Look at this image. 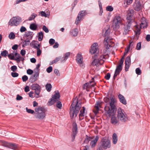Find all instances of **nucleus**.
<instances>
[{
    "label": "nucleus",
    "mask_w": 150,
    "mask_h": 150,
    "mask_svg": "<svg viewBox=\"0 0 150 150\" xmlns=\"http://www.w3.org/2000/svg\"><path fill=\"white\" fill-rule=\"evenodd\" d=\"M111 108L107 106L105 108V110L106 115L108 117H111V122L113 125L118 124L119 122L116 117L115 115L117 111V108L114 105V101L113 98L111 99V102L110 103Z\"/></svg>",
    "instance_id": "1"
},
{
    "label": "nucleus",
    "mask_w": 150,
    "mask_h": 150,
    "mask_svg": "<svg viewBox=\"0 0 150 150\" xmlns=\"http://www.w3.org/2000/svg\"><path fill=\"white\" fill-rule=\"evenodd\" d=\"M81 102L78 100L77 97L74 98L70 109V115L71 119L77 116L81 107Z\"/></svg>",
    "instance_id": "2"
},
{
    "label": "nucleus",
    "mask_w": 150,
    "mask_h": 150,
    "mask_svg": "<svg viewBox=\"0 0 150 150\" xmlns=\"http://www.w3.org/2000/svg\"><path fill=\"white\" fill-rule=\"evenodd\" d=\"M60 97L59 93L57 91V93H55V94L52 96L50 100L48 101V105L50 106L52 105L55 102H57V107L59 109H61L62 107L61 102L59 101L58 100Z\"/></svg>",
    "instance_id": "3"
},
{
    "label": "nucleus",
    "mask_w": 150,
    "mask_h": 150,
    "mask_svg": "<svg viewBox=\"0 0 150 150\" xmlns=\"http://www.w3.org/2000/svg\"><path fill=\"white\" fill-rule=\"evenodd\" d=\"M35 116L36 118L43 119L45 117V109L41 106L35 108Z\"/></svg>",
    "instance_id": "4"
},
{
    "label": "nucleus",
    "mask_w": 150,
    "mask_h": 150,
    "mask_svg": "<svg viewBox=\"0 0 150 150\" xmlns=\"http://www.w3.org/2000/svg\"><path fill=\"white\" fill-rule=\"evenodd\" d=\"M122 18L119 15L115 16L113 22V26L114 30H116L119 28L120 25L122 24Z\"/></svg>",
    "instance_id": "5"
},
{
    "label": "nucleus",
    "mask_w": 150,
    "mask_h": 150,
    "mask_svg": "<svg viewBox=\"0 0 150 150\" xmlns=\"http://www.w3.org/2000/svg\"><path fill=\"white\" fill-rule=\"evenodd\" d=\"M117 117L121 122H126L127 119V114L120 108H119L117 110Z\"/></svg>",
    "instance_id": "6"
},
{
    "label": "nucleus",
    "mask_w": 150,
    "mask_h": 150,
    "mask_svg": "<svg viewBox=\"0 0 150 150\" xmlns=\"http://www.w3.org/2000/svg\"><path fill=\"white\" fill-rule=\"evenodd\" d=\"M22 22L21 18L19 16L13 17L9 21L8 24L11 26H17Z\"/></svg>",
    "instance_id": "7"
},
{
    "label": "nucleus",
    "mask_w": 150,
    "mask_h": 150,
    "mask_svg": "<svg viewBox=\"0 0 150 150\" xmlns=\"http://www.w3.org/2000/svg\"><path fill=\"white\" fill-rule=\"evenodd\" d=\"M87 14V12L86 10H82L80 11L76 20V24L78 25L80 23L81 21L83 19L84 17Z\"/></svg>",
    "instance_id": "8"
},
{
    "label": "nucleus",
    "mask_w": 150,
    "mask_h": 150,
    "mask_svg": "<svg viewBox=\"0 0 150 150\" xmlns=\"http://www.w3.org/2000/svg\"><path fill=\"white\" fill-rule=\"evenodd\" d=\"M101 142V146L103 148L106 149L110 147V141L107 137H105L103 138L102 139Z\"/></svg>",
    "instance_id": "9"
},
{
    "label": "nucleus",
    "mask_w": 150,
    "mask_h": 150,
    "mask_svg": "<svg viewBox=\"0 0 150 150\" xmlns=\"http://www.w3.org/2000/svg\"><path fill=\"white\" fill-rule=\"evenodd\" d=\"M31 87L33 90H35V96L37 98H38L40 97L39 94L41 91L40 86L37 84H33Z\"/></svg>",
    "instance_id": "10"
},
{
    "label": "nucleus",
    "mask_w": 150,
    "mask_h": 150,
    "mask_svg": "<svg viewBox=\"0 0 150 150\" xmlns=\"http://www.w3.org/2000/svg\"><path fill=\"white\" fill-rule=\"evenodd\" d=\"M134 13V11L132 9H129L127 11V23L130 22L132 23L133 21Z\"/></svg>",
    "instance_id": "11"
},
{
    "label": "nucleus",
    "mask_w": 150,
    "mask_h": 150,
    "mask_svg": "<svg viewBox=\"0 0 150 150\" xmlns=\"http://www.w3.org/2000/svg\"><path fill=\"white\" fill-rule=\"evenodd\" d=\"M86 137L84 141V143L83 144L81 148V150H88V146L87 144L89 142V141L91 139V138L88 136L87 135L86 136Z\"/></svg>",
    "instance_id": "12"
},
{
    "label": "nucleus",
    "mask_w": 150,
    "mask_h": 150,
    "mask_svg": "<svg viewBox=\"0 0 150 150\" xmlns=\"http://www.w3.org/2000/svg\"><path fill=\"white\" fill-rule=\"evenodd\" d=\"M148 22L146 19L144 17H143L140 21V28H146L148 26Z\"/></svg>",
    "instance_id": "13"
},
{
    "label": "nucleus",
    "mask_w": 150,
    "mask_h": 150,
    "mask_svg": "<svg viewBox=\"0 0 150 150\" xmlns=\"http://www.w3.org/2000/svg\"><path fill=\"white\" fill-rule=\"evenodd\" d=\"M133 6L134 9L137 11H139L142 8V5L139 1H136Z\"/></svg>",
    "instance_id": "14"
},
{
    "label": "nucleus",
    "mask_w": 150,
    "mask_h": 150,
    "mask_svg": "<svg viewBox=\"0 0 150 150\" xmlns=\"http://www.w3.org/2000/svg\"><path fill=\"white\" fill-rule=\"evenodd\" d=\"M125 70L126 71H127L128 70V69L131 64L130 56H128L125 59Z\"/></svg>",
    "instance_id": "15"
},
{
    "label": "nucleus",
    "mask_w": 150,
    "mask_h": 150,
    "mask_svg": "<svg viewBox=\"0 0 150 150\" xmlns=\"http://www.w3.org/2000/svg\"><path fill=\"white\" fill-rule=\"evenodd\" d=\"M113 98L114 100V103H115V98L112 97H110V99L109 97H108V96H107V97H105L103 99L105 103H106V104L105 108L107 106H108L110 108H111V106H110V103L111 102V99Z\"/></svg>",
    "instance_id": "16"
},
{
    "label": "nucleus",
    "mask_w": 150,
    "mask_h": 150,
    "mask_svg": "<svg viewBox=\"0 0 150 150\" xmlns=\"http://www.w3.org/2000/svg\"><path fill=\"white\" fill-rule=\"evenodd\" d=\"M128 24L125 25L124 27V31L123 32V34L126 35L128 34L130 30V28L132 25V23L130 22L127 23Z\"/></svg>",
    "instance_id": "17"
},
{
    "label": "nucleus",
    "mask_w": 150,
    "mask_h": 150,
    "mask_svg": "<svg viewBox=\"0 0 150 150\" xmlns=\"http://www.w3.org/2000/svg\"><path fill=\"white\" fill-rule=\"evenodd\" d=\"M85 108L84 107H82V108L81 110L80 113L79 115V120H81L84 118V117L85 115Z\"/></svg>",
    "instance_id": "18"
},
{
    "label": "nucleus",
    "mask_w": 150,
    "mask_h": 150,
    "mask_svg": "<svg viewBox=\"0 0 150 150\" xmlns=\"http://www.w3.org/2000/svg\"><path fill=\"white\" fill-rule=\"evenodd\" d=\"M122 67L120 66H119L118 65L117 66L114 75L113 77L114 79H115V77L119 74L122 71Z\"/></svg>",
    "instance_id": "19"
},
{
    "label": "nucleus",
    "mask_w": 150,
    "mask_h": 150,
    "mask_svg": "<svg viewBox=\"0 0 150 150\" xmlns=\"http://www.w3.org/2000/svg\"><path fill=\"white\" fill-rule=\"evenodd\" d=\"M76 60L78 63L82 64L83 63V58L81 54L80 53H78L76 57Z\"/></svg>",
    "instance_id": "20"
},
{
    "label": "nucleus",
    "mask_w": 150,
    "mask_h": 150,
    "mask_svg": "<svg viewBox=\"0 0 150 150\" xmlns=\"http://www.w3.org/2000/svg\"><path fill=\"white\" fill-rule=\"evenodd\" d=\"M118 97L121 103L125 105L127 104L126 100L123 95L121 94H119Z\"/></svg>",
    "instance_id": "21"
},
{
    "label": "nucleus",
    "mask_w": 150,
    "mask_h": 150,
    "mask_svg": "<svg viewBox=\"0 0 150 150\" xmlns=\"http://www.w3.org/2000/svg\"><path fill=\"white\" fill-rule=\"evenodd\" d=\"M105 55H102L100 56L97 59L98 61L99 62V65H102L104 63L105 60Z\"/></svg>",
    "instance_id": "22"
},
{
    "label": "nucleus",
    "mask_w": 150,
    "mask_h": 150,
    "mask_svg": "<svg viewBox=\"0 0 150 150\" xmlns=\"http://www.w3.org/2000/svg\"><path fill=\"white\" fill-rule=\"evenodd\" d=\"M98 139V136H96L94 140L91 141L90 144L91 147L93 148L95 146Z\"/></svg>",
    "instance_id": "23"
},
{
    "label": "nucleus",
    "mask_w": 150,
    "mask_h": 150,
    "mask_svg": "<svg viewBox=\"0 0 150 150\" xmlns=\"http://www.w3.org/2000/svg\"><path fill=\"white\" fill-rule=\"evenodd\" d=\"M8 148L14 150H17L18 149V146L17 145L15 144L12 143L10 142Z\"/></svg>",
    "instance_id": "24"
},
{
    "label": "nucleus",
    "mask_w": 150,
    "mask_h": 150,
    "mask_svg": "<svg viewBox=\"0 0 150 150\" xmlns=\"http://www.w3.org/2000/svg\"><path fill=\"white\" fill-rule=\"evenodd\" d=\"M33 36V32L31 31H28L25 33L24 35V36L26 38H28L31 39Z\"/></svg>",
    "instance_id": "25"
},
{
    "label": "nucleus",
    "mask_w": 150,
    "mask_h": 150,
    "mask_svg": "<svg viewBox=\"0 0 150 150\" xmlns=\"http://www.w3.org/2000/svg\"><path fill=\"white\" fill-rule=\"evenodd\" d=\"M70 54L69 52L66 53L64 55V57L61 58L60 60V61L61 62H64L70 56Z\"/></svg>",
    "instance_id": "26"
},
{
    "label": "nucleus",
    "mask_w": 150,
    "mask_h": 150,
    "mask_svg": "<svg viewBox=\"0 0 150 150\" xmlns=\"http://www.w3.org/2000/svg\"><path fill=\"white\" fill-rule=\"evenodd\" d=\"M0 143L1 144V145L8 148L9 144L10 142H8L4 140H0Z\"/></svg>",
    "instance_id": "27"
},
{
    "label": "nucleus",
    "mask_w": 150,
    "mask_h": 150,
    "mask_svg": "<svg viewBox=\"0 0 150 150\" xmlns=\"http://www.w3.org/2000/svg\"><path fill=\"white\" fill-rule=\"evenodd\" d=\"M78 32V30L77 28L71 30L70 32L71 34L74 36H76L77 35Z\"/></svg>",
    "instance_id": "28"
},
{
    "label": "nucleus",
    "mask_w": 150,
    "mask_h": 150,
    "mask_svg": "<svg viewBox=\"0 0 150 150\" xmlns=\"http://www.w3.org/2000/svg\"><path fill=\"white\" fill-rule=\"evenodd\" d=\"M98 50V47H91V49L90 50V52L92 54H93L96 53Z\"/></svg>",
    "instance_id": "29"
},
{
    "label": "nucleus",
    "mask_w": 150,
    "mask_h": 150,
    "mask_svg": "<svg viewBox=\"0 0 150 150\" xmlns=\"http://www.w3.org/2000/svg\"><path fill=\"white\" fill-rule=\"evenodd\" d=\"M112 138L113 143L114 144H116L117 141V135L115 133H114L113 134Z\"/></svg>",
    "instance_id": "30"
},
{
    "label": "nucleus",
    "mask_w": 150,
    "mask_h": 150,
    "mask_svg": "<svg viewBox=\"0 0 150 150\" xmlns=\"http://www.w3.org/2000/svg\"><path fill=\"white\" fill-rule=\"evenodd\" d=\"M43 37V33L42 31H40L38 33V40L40 41L42 40Z\"/></svg>",
    "instance_id": "31"
},
{
    "label": "nucleus",
    "mask_w": 150,
    "mask_h": 150,
    "mask_svg": "<svg viewBox=\"0 0 150 150\" xmlns=\"http://www.w3.org/2000/svg\"><path fill=\"white\" fill-rule=\"evenodd\" d=\"M99 6L100 8V11L99 13V15L101 16L103 13V11L102 9V7L101 2H100V0L98 1Z\"/></svg>",
    "instance_id": "32"
},
{
    "label": "nucleus",
    "mask_w": 150,
    "mask_h": 150,
    "mask_svg": "<svg viewBox=\"0 0 150 150\" xmlns=\"http://www.w3.org/2000/svg\"><path fill=\"white\" fill-rule=\"evenodd\" d=\"M30 28L33 30H35L37 28V25L35 23H32L30 25Z\"/></svg>",
    "instance_id": "33"
},
{
    "label": "nucleus",
    "mask_w": 150,
    "mask_h": 150,
    "mask_svg": "<svg viewBox=\"0 0 150 150\" xmlns=\"http://www.w3.org/2000/svg\"><path fill=\"white\" fill-rule=\"evenodd\" d=\"M46 89L48 92H50L52 88V86L50 83H47L45 85Z\"/></svg>",
    "instance_id": "34"
},
{
    "label": "nucleus",
    "mask_w": 150,
    "mask_h": 150,
    "mask_svg": "<svg viewBox=\"0 0 150 150\" xmlns=\"http://www.w3.org/2000/svg\"><path fill=\"white\" fill-rule=\"evenodd\" d=\"M91 64L93 66H97L99 64V62L98 61V60L97 59H94L92 62Z\"/></svg>",
    "instance_id": "35"
},
{
    "label": "nucleus",
    "mask_w": 150,
    "mask_h": 150,
    "mask_svg": "<svg viewBox=\"0 0 150 150\" xmlns=\"http://www.w3.org/2000/svg\"><path fill=\"white\" fill-rule=\"evenodd\" d=\"M8 52L6 50H4L2 51L1 53V55L2 56H4L5 57H6L8 55Z\"/></svg>",
    "instance_id": "36"
},
{
    "label": "nucleus",
    "mask_w": 150,
    "mask_h": 150,
    "mask_svg": "<svg viewBox=\"0 0 150 150\" xmlns=\"http://www.w3.org/2000/svg\"><path fill=\"white\" fill-rule=\"evenodd\" d=\"M28 38L26 40H25L24 42H23V44L22 45V47H23L25 46L28 45L30 42V41L28 40Z\"/></svg>",
    "instance_id": "37"
},
{
    "label": "nucleus",
    "mask_w": 150,
    "mask_h": 150,
    "mask_svg": "<svg viewBox=\"0 0 150 150\" xmlns=\"http://www.w3.org/2000/svg\"><path fill=\"white\" fill-rule=\"evenodd\" d=\"M72 131H77V125L76 122H73L72 124Z\"/></svg>",
    "instance_id": "38"
},
{
    "label": "nucleus",
    "mask_w": 150,
    "mask_h": 150,
    "mask_svg": "<svg viewBox=\"0 0 150 150\" xmlns=\"http://www.w3.org/2000/svg\"><path fill=\"white\" fill-rule=\"evenodd\" d=\"M37 16V15L34 13H33L28 18L29 21H31L34 19L35 17Z\"/></svg>",
    "instance_id": "39"
},
{
    "label": "nucleus",
    "mask_w": 150,
    "mask_h": 150,
    "mask_svg": "<svg viewBox=\"0 0 150 150\" xmlns=\"http://www.w3.org/2000/svg\"><path fill=\"white\" fill-rule=\"evenodd\" d=\"M108 39L105 38L104 40V43L105 45H107L106 47V49H108L109 48V47H111L110 45H108Z\"/></svg>",
    "instance_id": "40"
},
{
    "label": "nucleus",
    "mask_w": 150,
    "mask_h": 150,
    "mask_svg": "<svg viewBox=\"0 0 150 150\" xmlns=\"http://www.w3.org/2000/svg\"><path fill=\"white\" fill-rule=\"evenodd\" d=\"M37 79V78L35 77V76L33 75L31 76L30 78V81L31 82L33 83L35 82Z\"/></svg>",
    "instance_id": "41"
},
{
    "label": "nucleus",
    "mask_w": 150,
    "mask_h": 150,
    "mask_svg": "<svg viewBox=\"0 0 150 150\" xmlns=\"http://www.w3.org/2000/svg\"><path fill=\"white\" fill-rule=\"evenodd\" d=\"M14 55L16 56L17 55H18V57H16V59H14V60L17 61H20V57H21V56L19 54L17 53V51L15 52Z\"/></svg>",
    "instance_id": "42"
},
{
    "label": "nucleus",
    "mask_w": 150,
    "mask_h": 150,
    "mask_svg": "<svg viewBox=\"0 0 150 150\" xmlns=\"http://www.w3.org/2000/svg\"><path fill=\"white\" fill-rule=\"evenodd\" d=\"M14 54L13 53H10L8 55V57L11 60H14Z\"/></svg>",
    "instance_id": "43"
},
{
    "label": "nucleus",
    "mask_w": 150,
    "mask_h": 150,
    "mask_svg": "<svg viewBox=\"0 0 150 150\" xmlns=\"http://www.w3.org/2000/svg\"><path fill=\"white\" fill-rule=\"evenodd\" d=\"M9 38L11 39H14L15 38V35L13 32H11L9 35Z\"/></svg>",
    "instance_id": "44"
},
{
    "label": "nucleus",
    "mask_w": 150,
    "mask_h": 150,
    "mask_svg": "<svg viewBox=\"0 0 150 150\" xmlns=\"http://www.w3.org/2000/svg\"><path fill=\"white\" fill-rule=\"evenodd\" d=\"M113 9V8L110 6H107L106 8V10L109 11H112Z\"/></svg>",
    "instance_id": "45"
},
{
    "label": "nucleus",
    "mask_w": 150,
    "mask_h": 150,
    "mask_svg": "<svg viewBox=\"0 0 150 150\" xmlns=\"http://www.w3.org/2000/svg\"><path fill=\"white\" fill-rule=\"evenodd\" d=\"M99 107H100V103L99 101H97L96 103L95 108L98 109L99 108Z\"/></svg>",
    "instance_id": "46"
},
{
    "label": "nucleus",
    "mask_w": 150,
    "mask_h": 150,
    "mask_svg": "<svg viewBox=\"0 0 150 150\" xmlns=\"http://www.w3.org/2000/svg\"><path fill=\"white\" fill-rule=\"evenodd\" d=\"M105 35L106 36L109 35L110 32V28L108 27H107V29L105 30Z\"/></svg>",
    "instance_id": "47"
},
{
    "label": "nucleus",
    "mask_w": 150,
    "mask_h": 150,
    "mask_svg": "<svg viewBox=\"0 0 150 150\" xmlns=\"http://www.w3.org/2000/svg\"><path fill=\"white\" fill-rule=\"evenodd\" d=\"M42 30L44 31L46 33H48L49 32L48 29L47 27L46 26L44 25L42 27Z\"/></svg>",
    "instance_id": "48"
},
{
    "label": "nucleus",
    "mask_w": 150,
    "mask_h": 150,
    "mask_svg": "<svg viewBox=\"0 0 150 150\" xmlns=\"http://www.w3.org/2000/svg\"><path fill=\"white\" fill-rule=\"evenodd\" d=\"M26 109L27 112L28 113L33 114L34 113V111L30 109H28L27 108H26Z\"/></svg>",
    "instance_id": "49"
},
{
    "label": "nucleus",
    "mask_w": 150,
    "mask_h": 150,
    "mask_svg": "<svg viewBox=\"0 0 150 150\" xmlns=\"http://www.w3.org/2000/svg\"><path fill=\"white\" fill-rule=\"evenodd\" d=\"M136 74L138 75H140L141 74V70L139 68H138L136 69L135 70Z\"/></svg>",
    "instance_id": "50"
},
{
    "label": "nucleus",
    "mask_w": 150,
    "mask_h": 150,
    "mask_svg": "<svg viewBox=\"0 0 150 150\" xmlns=\"http://www.w3.org/2000/svg\"><path fill=\"white\" fill-rule=\"evenodd\" d=\"M36 45H37V46H35L34 47L35 49H36L37 50L40 49V45L39 44L38 42L37 41H36Z\"/></svg>",
    "instance_id": "51"
},
{
    "label": "nucleus",
    "mask_w": 150,
    "mask_h": 150,
    "mask_svg": "<svg viewBox=\"0 0 150 150\" xmlns=\"http://www.w3.org/2000/svg\"><path fill=\"white\" fill-rule=\"evenodd\" d=\"M133 0H127L125 1L124 2V4H126L127 5H130L132 2Z\"/></svg>",
    "instance_id": "52"
},
{
    "label": "nucleus",
    "mask_w": 150,
    "mask_h": 150,
    "mask_svg": "<svg viewBox=\"0 0 150 150\" xmlns=\"http://www.w3.org/2000/svg\"><path fill=\"white\" fill-rule=\"evenodd\" d=\"M28 79V77L25 75L23 76L22 77V80L23 82H26Z\"/></svg>",
    "instance_id": "53"
},
{
    "label": "nucleus",
    "mask_w": 150,
    "mask_h": 150,
    "mask_svg": "<svg viewBox=\"0 0 150 150\" xmlns=\"http://www.w3.org/2000/svg\"><path fill=\"white\" fill-rule=\"evenodd\" d=\"M11 69L13 72H15L17 70V67L16 66L14 65L11 67Z\"/></svg>",
    "instance_id": "54"
},
{
    "label": "nucleus",
    "mask_w": 150,
    "mask_h": 150,
    "mask_svg": "<svg viewBox=\"0 0 150 150\" xmlns=\"http://www.w3.org/2000/svg\"><path fill=\"white\" fill-rule=\"evenodd\" d=\"M140 31L141 30L139 29H138L137 31H135V34L136 35L137 37L139 36V35L140 34Z\"/></svg>",
    "instance_id": "55"
},
{
    "label": "nucleus",
    "mask_w": 150,
    "mask_h": 150,
    "mask_svg": "<svg viewBox=\"0 0 150 150\" xmlns=\"http://www.w3.org/2000/svg\"><path fill=\"white\" fill-rule=\"evenodd\" d=\"M55 42V40L53 38H51L49 40V43L50 45H53Z\"/></svg>",
    "instance_id": "56"
},
{
    "label": "nucleus",
    "mask_w": 150,
    "mask_h": 150,
    "mask_svg": "<svg viewBox=\"0 0 150 150\" xmlns=\"http://www.w3.org/2000/svg\"><path fill=\"white\" fill-rule=\"evenodd\" d=\"M11 75L13 77H16L18 76L19 75L16 72H12L11 73Z\"/></svg>",
    "instance_id": "57"
},
{
    "label": "nucleus",
    "mask_w": 150,
    "mask_h": 150,
    "mask_svg": "<svg viewBox=\"0 0 150 150\" xmlns=\"http://www.w3.org/2000/svg\"><path fill=\"white\" fill-rule=\"evenodd\" d=\"M52 70V66H49L46 69V71L48 73H50Z\"/></svg>",
    "instance_id": "58"
},
{
    "label": "nucleus",
    "mask_w": 150,
    "mask_h": 150,
    "mask_svg": "<svg viewBox=\"0 0 150 150\" xmlns=\"http://www.w3.org/2000/svg\"><path fill=\"white\" fill-rule=\"evenodd\" d=\"M89 86V83H85L83 86V89L85 90Z\"/></svg>",
    "instance_id": "59"
},
{
    "label": "nucleus",
    "mask_w": 150,
    "mask_h": 150,
    "mask_svg": "<svg viewBox=\"0 0 150 150\" xmlns=\"http://www.w3.org/2000/svg\"><path fill=\"white\" fill-rule=\"evenodd\" d=\"M39 14H40L42 16L47 17V14L45 11H41L40 12Z\"/></svg>",
    "instance_id": "60"
},
{
    "label": "nucleus",
    "mask_w": 150,
    "mask_h": 150,
    "mask_svg": "<svg viewBox=\"0 0 150 150\" xmlns=\"http://www.w3.org/2000/svg\"><path fill=\"white\" fill-rule=\"evenodd\" d=\"M110 77V73H108L105 76V78L107 80H108Z\"/></svg>",
    "instance_id": "61"
},
{
    "label": "nucleus",
    "mask_w": 150,
    "mask_h": 150,
    "mask_svg": "<svg viewBox=\"0 0 150 150\" xmlns=\"http://www.w3.org/2000/svg\"><path fill=\"white\" fill-rule=\"evenodd\" d=\"M141 48V42L138 43L137 45V50H139Z\"/></svg>",
    "instance_id": "62"
},
{
    "label": "nucleus",
    "mask_w": 150,
    "mask_h": 150,
    "mask_svg": "<svg viewBox=\"0 0 150 150\" xmlns=\"http://www.w3.org/2000/svg\"><path fill=\"white\" fill-rule=\"evenodd\" d=\"M26 30V28L23 26H22L20 29V31L22 33L25 31Z\"/></svg>",
    "instance_id": "63"
},
{
    "label": "nucleus",
    "mask_w": 150,
    "mask_h": 150,
    "mask_svg": "<svg viewBox=\"0 0 150 150\" xmlns=\"http://www.w3.org/2000/svg\"><path fill=\"white\" fill-rule=\"evenodd\" d=\"M61 59V57H56L53 60V62H54V63H56L57 62L59 61Z\"/></svg>",
    "instance_id": "64"
}]
</instances>
